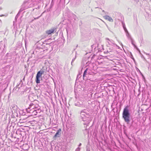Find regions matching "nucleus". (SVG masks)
Here are the masks:
<instances>
[{"mask_svg":"<svg viewBox=\"0 0 151 151\" xmlns=\"http://www.w3.org/2000/svg\"><path fill=\"white\" fill-rule=\"evenodd\" d=\"M130 113L128 109V106H127L124 109L122 113V117L125 122L129 124L130 121Z\"/></svg>","mask_w":151,"mask_h":151,"instance_id":"f257e3e1","label":"nucleus"},{"mask_svg":"<svg viewBox=\"0 0 151 151\" xmlns=\"http://www.w3.org/2000/svg\"><path fill=\"white\" fill-rule=\"evenodd\" d=\"M80 115L83 121H85L87 118H88L90 117L89 114L87 113L86 111V110L81 111Z\"/></svg>","mask_w":151,"mask_h":151,"instance_id":"f03ea898","label":"nucleus"},{"mask_svg":"<svg viewBox=\"0 0 151 151\" xmlns=\"http://www.w3.org/2000/svg\"><path fill=\"white\" fill-rule=\"evenodd\" d=\"M44 71L43 70H40L37 72L36 76V82L37 83H40V78L41 77L42 75L44 74Z\"/></svg>","mask_w":151,"mask_h":151,"instance_id":"7ed1b4c3","label":"nucleus"},{"mask_svg":"<svg viewBox=\"0 0 151 151\" xmlns=\"http://www.w3.org/2000/svg\"><path fill=\"white\" fill-rule=\"evenodd\" d=\"M105 40H106V42L107 43L106 44L107 45L109 46H115V44L112 42V40H110L108 38H106Z\"/></svg>","mask_w":151,"mask_h":151,"instance_id":"20e7f679","label":"nucleus"},{"mask_svg":"<svg viewBox=\"0 0 151 151\" xmlns=\"http://www.w3.org/2000/svg\"><path fill=\"white\" fill-rule=\"evenodd\" d=\"M61 130L60 129H59L57 130V132L55 135L53 136V139L54 140H55L57 137H59L61 135Z\"/></svg>","mask_w":151,"mask_h":151,"instance_id":"39448f33","label":"nucleus"},{"mask_svg":"<svg viewBox=\"0 0 151 151\" xmlns=\"http://www.w3.org/2000/svg\"><path fill=\"white\" fill-rule=\"evenodd\" d=\"M56 28L55 27L52 28L50 30H47L46 31V33L48 35H51L52 34H53L54 32H55L56 31Z\"/></svg>","mask_w":151,"mask_h":151,"instance_id":"423d86ee","label":"nucleus"},{"mask_svg":"<svg viewBox=\"0 0 151 151\" xmlns=\"http://www.w3.org/2000/svg\"><path fill=\"white\" fill-rule=\"evenodd\" d=\"M107 46L108 47L107 52L110 53L113 52H114V47L115 46H109L107 45Z\"/></svg>","mask_w":151,"mask_h":151,"instance_id":"0eeeda50","label":"nucleus"},{"mask_svg":"<svg viewBox=\"0 0 151 151\" xmlns=\"http://www.w3.org/2000/svg\"><path fill=\"white\" fill-rule=\"evenodd\" d=\"M104 17L105 19H106L108 20L110 22H113V20L111 18L108 16H105Z\"/></svg>","mask_w":151,"mask_h":151,"instance_id":"6e6552de","label":"nucleus"},{"mask_svg":"<svg viewBox=\"0 0 151 151\" xmlns=\"http://www.w3.org/2000/svg\"><path fill=\"white\" fill-rule=\"evenodd\" d=\"M39 110H35L34 111L32 110V113L34 115H36L38 113L39 111Z\"/></svg>","mask_w":151,"mask_h":151,"instance_id":"1a4fd4ad","label":"nucleus"},{"mask_svg":"<svg viewBox=\"0 0 151 151\" xmlns=\"http://www.w3.org/2000/svg\"><path fill=\"white\" fill-rule=\"evenodd\" d=\"M30 108H31V109H34V108H37L38 109H40V107L39 106H37V107L35 106L34 105H31L30 106Z\"/></svg>","mask_w":151,"mask_h":151,"instance_id":"9d476101","label":"nucleus"},{"mask_svg":"<svg viewBox=\"0 0 151 151\" xmlns=\"http://www.w3.org/2000/svg\"><path fill=\"white\" fill-rule=\"evenodd\" d=\"M126 35L127 37V38L129 39H132V37L130 35V34L129 33V32H126Z\"/></svg>","mask_w":151,"mask_h":151,"instance_id":"9b49d317","label":"nucleus"},{"mask_svg":"<svg viewBox=\"0 0 151 151\" xmlns=\"http://www.w3.org/2000/svg\"><path fill=\"white\" fill-rule=\"evenodd\" d=\"M31 108H30V106L29 107H28L27 109V112L30 113H32V109H31L30 110H29L30 109H31Z\"/></svg>","mask_w":151,"mask_h":151,"instance_id":"f8f14e48","label":"nucleus"},{"mask_svg":"<svg viewBox=\"0 0 151 151\" xmlns=\"http://www.w3.org/2000/svg\"><path fill=\"white\" fill-rule=\"evenodd\" d=\"M88 70V68H86V69L84 71L83 74V77H84L86 76L87 73V72Z\"/></svg>","mask_w":151,"mask_h":151,"instance_id":"ddd939ff","label":"nucleus"},{"mask_svg":"<svg viewBox=\"0 0 151 151\" xmlns=\"http://www.w3.org/2000/svg\"><path fill=\"white\" fill-rule=\"evenodd\" d=\"M123 27L124 29L125 32H127L128 31L126 27H125V25H123Z\"/></svg>","mask_w":151,"mask_h":151,"instance_id":"4468645a","label":"nucleus"},{"mask_svg":"<svg viewBox=\"0 0 151 151\" xmlns=\"http://www.w3.org/2000/svg\"><path fill=\"white\" fill-rule=\"evenodd\" d=\"M130 40H131V43H132V45H133L134 47H136V45L133 43V40L132 38V39H130Z\"/></svg>","mask_w":151,"mask_h":151,"instance_id":"2eb2a0df","label":"nucleus"},{"mask_svg":"<svg viewBox=\"0 0 151 151\" xmlns=\"http://www.w3.org/2000/svg\"><path fill=\"white\" fill-rule=\"evenodd\" d=\"M75 58H73L72 60V61L71 62V65H72V63H73L75 59Z\"/></svg>","mask_w":151,"mask_h":151,"instance_id":"dca6fc26","label":"nucleus"},{"mask_svg":"<svg viewBox=\"0 0 151 151\" xmlns=\"http://www.w3.org/2000/svg\"><path fill=\"white\" fill-rule=\"evenodd\" d=\"M80 148L79 147L78 148L76 149V151H80Z\"/></svg>","mask_w":151,"mask_h":151,"instance_id":"f3484780","label":"nucleus"},{"mask_svg":"<svg viewBox=\"0 0 151 151\" xmlns=\"http://www.w3.org/2000/svg\"><path fill=\"white\" fill-rule=\"evenodd\" d=\"M134 47L136 48V49L139 52H140V50H139V49L137 47H136H136Z\"/></svg>","mask_w":151,"mask_h":151,"instance_id":"a211bd4d","label":"nucleus"},{"mask_svg":"<svg viewBox=\"0 0 151 151\" xmlns=\"http://www.w3.org/2000/svg\"><path fill=\"white\" fill-rule=\"evenodd\" d=\"M39 16V17H37V18H34V19H38L39 18L40 16Z\"/></svg>","mask_w":151,"mask_h":151,"instance_id":"6ab92c4d","label":"nucleus"},{"mask_svg":"<svg viewBox=\"0 0 151 151\" xmlns=\"http://www.w3.org/2000/svg\"><path fill=\"white\" fill-rule=\"evenodd\" d=\"M18 14H19V13L17 14V15L16 16V17H15V19H16L17 18V16L18 15Z\"/></svg>","mask_w":151,"mask_h":151,"instance_id":"aec40b11","label":"nucleus"},{"mask_svg":"<svg viewBox=\"0 0 151 151\" xmlns=\"http://www.w3.org/2000/svg\"><path fill=\"white\" fill-rule=\"evenodd\" d=\"M0 23L1 24V23H2V21L0 19Z\"/></svg>","mask_w":151,"mask_h":151,"instance_id":"412c9836","label":"nucleus"},{"mask_svg":"<svg viewBox=\"0 0 151 151\" xmlns=\"http://www.w3.org/2000/svg\"><path fill=\"white\" fill-rule=\"evenodd\" d=\"M81 145V143H80L79 144V146H80Z\"/></svg>","mask_w":151,"mask_h":151,"instance_id":"4be33fe9","label":"nucleus"},{"mask_svg":"<svg viewBox=\"0 0 151 151\" xmlns=\"http://www.w3.org/2000/svg\"><path fill=\"white\" fill-rule=\"evenodd\" d=\"M4 16V15H0V16H1V17H2V16Z\"/></svg>","mask_w":151,"mask_h":151,"instance_id":"5701e85b","label":"nucleus"},{"mask_svg":"<svg viewBox=\"0 0 151 151\" xmlns=\"http://www.w3.org/2000/svg\"><path fill=\"white\" fill-rule=\"evenodd\" d=\"M145 54H146V55H149V54H147V53H145Z\"/></svg>","mask_w":151,"mask_h":151,"instance_id":"b1692460","label":"nucleus"},{"mask_svg":"<svg viewBox=\"0 0 151 151\" xmlns=\"http://www.w3.org/2000/svg\"><path fill=\"white\" fill-rule=\"evenodd\" d=\"M133 60H134V58H133Z\"/></svg>","mask_w":151,"mask_h":151,"instance_id":"393cba45","label":"nucleus"}]
</instances>
